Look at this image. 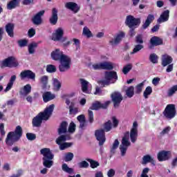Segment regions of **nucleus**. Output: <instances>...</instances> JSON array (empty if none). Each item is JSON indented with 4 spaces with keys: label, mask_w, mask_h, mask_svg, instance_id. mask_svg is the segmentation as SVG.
Masks as SVG:
<instances>
[{
    "label": "nucleus",
    "mask_w": 177,
    "mask_h": 177,
    "mask_svg": "<svg viewBox=\"0 0 177 177\" xmlns=\"http://www.w3.org/2000/svg\"><path fill=\"white\" fill-rule=\"evenodd\" d=\"M126 95L127 97H133L135 95V87L131 86L126 90Z\"/></svg>",
    "instance_id": "e433bc0d"
},
{
    "label": "nucleus",
    "mask_w": 177,
    "mask_h": 177,
    "mask_svg": "<svg viewBox=\"0 0 177 177\" xmlns=\"http://www.w3.org/2000/svg\"><path fill=\"white\" fill-rule=\"evenodd\" d=\"M43 100L44 103H48L50 100H53L56 96L55 94L51 93L50 91H47L43 93L42 95Z\"/></svg>",
    "instance_id": "5701e85b"
},
{
    "label": "nucleus",
    "mask_w": 177,
    "mask_h": 177,
    "mask_svg": "<svg viewBox=\"0 0 177 177\" xmlns=\"http://www.w3.org/2000/svg\"><path fill=\"white\" fill-rule=\"evenodd\" d=\"M40 84L42 85L43 89H46V87L48 86V77L46 75L41 76L39 79Z\"/></svg>",
    "instance_id": "f704fd0d"
},
{
    "label": "nucleus",
    "mask_w": 177,
    "mask_h": 177,
    "mask_svg": "<svg viewBox=\"0 0 177 177\" xmlns=\"http://www.w3.org/2000/svg\"><path fill=\"white\" fill-rule=\"evenodd\" d=\"M87 161L90 162V165L93 169L97 168V167L100 165V164H99V162L93 160L92 159H87Z\"/></svg>",
    "instance_id": "49530a36"
},
{
    "label": "nucleus",
    "mask_w": 177,
    "mask_h": 177,
    "mask_svg": "<svg viewBox=\"0 0 177 177\" xmlns=\"http://www.w3.org/2000/svg\"><path fill=\"white\" fill-rule=\"evenodd\" d=\"M15 81H16V75L11 76L9 82L7 84L6 89H4V92H9L12 89L13 86V84H15Z\"/></svg>",
    "instance_id": "7c9ffc66"
},
{
    "label": "nucleus",
    "mask_w": 177,
    "mask_h": 177,
    "mask_svg": "<svg viewBox=\"0 0 177 177\" xmlns=\"http://www.w3.org/2000/svg\"><path fill=\"white\" fill-rule=\"evenodd\" d=\"M53 110H55V104H53L46 106L43 112H40L32 119V127L34 128H39L42 124V121H48L50 118L52 114H53Z\"/></svg>",
    "instance_id": "f03ea898"
},
{
    "label": "nucleus",
    "mask_w": 177,
    "mask_h": 177,
    "mask_svg": "<svg viewBox=\"0 0 177 177\" xmlns=\"http://www.w3.org/2000/svg\"><path fill=\"white\" fill-rule=\"evenodd\" d=\"M172 158L171 151H161L158 153V160L160 162L168 161Z\"/></svg>",
    "instance_id": "4468645a"
},
{
    "label": "nucleus",
    "mask_w": 177,
    "mask_h": 177,
    "mask_svg": "<svg viewBox=\"0 0 177 177\" xmlns=\"http://www.w3.org/2000/svg\"><path fill=\"white\" fill-rule=\"evenodd\" d=\"M40 154L43 156V165L46 168H51L53 166V158L55 155L49 148H43L40 150Z\"/></svg>",
    "instance_id": "20e7f679"
},
{
    "label": "nucleus",
    "mask_w": 177,
    "mask_h": 177,
    "mask_svg": "<svg viewBox=\"0 0 177 177\" xmlns=\"http://www.w3.org/2000/svg\"><path fill=\"white\" fill-rule=\"evenodd\" d=\"M64 34V31L63 28H59L53 34L52 39L53 41H61L62 42H65L67 41V37L63 38V35Z\"/></svg>",
    "instance_id": "f8f14e48"
},
{
    "label": "nucleus",
    "mask_w": 177,
    "mask_h": 177,
    "mask_svg": "<svg viewBox=\"0 0 177 177\" xmlns=\"http://www.w3.org/2000/svg\"><path fill=\"white\" fill-rule=\"evenodd\" d=\"M92 68L93 70H102V62L93 64Z\"/></svg>",
    "instance_id": "0e129e2a"
},
{
    "label": "nucleus",
    "mask_w": 177,
    "mask_h": 177,
    "mask_svg": "<svg viewBox=\"0 0 177 177\" xmlns=\"http://www.w3.org/2000/svg\"><path fill=\"white\" fill-rule=\"evenodd\" d=\"M88 120L91 124L93 122V111L91 109L88 110Z\"/></svg>",
    "instance_id": "bf43d9fd"
},
{
    "label": "nucleus",
    "mask_w": 177,
    "mask_h": 177,
    "mask_svg": "<svg viewBox=\"0 0 177 177\" xmlns=\"http://www.w3.org/2000/svg\"><path fill=\"white\" fill-rule=\"evenodd\" d=\"M149 60L151 63L156 64L158 62V56L156 53L151 54L149 56Z\"/></svg>",
    "instance_id": "8fccbe9b"
},
{
    "label": "nucleus",
    "mask_w": 177,
    "mask_h": 177,
    "mask_svg": "<svg viewBox=\"0 0 177 177\" xmlns=\"http://www.w3.org/2000/svg\"><path fill=\"white\" fill-rule=\"evenodd\" d=\"M136 44H140V45L143 44V37L142 35H138L136 37Z\"/></svg>",
    "instance_id": "680f3d73"
},
{
    "label": "nucleus",
    "mask_w": 177,
    "mask_h": 177,
    "mask_svg": "<svg viewBox=\"0 0 177 177\" xmlns=\"http://www.w3.org/2000/svg\"><path fill=\"white\" fill-rule=\"evenodd\" d=\"M19 62L15 57H8L0 62L1 68H5L8 67L9 68H13V67H18Z\"/></svg>",
    "instance_id": "0eeeda50"
},
{
    "label": "nucleus",
    "mask_w": 177,
    "mask_h": 177,
    "mask_svg": "<svg viewBox=\"0 0 177 177\" xmlns=\"http://www.w3.org/2000/svg\"><path fill=\"white\" fill-rule=\"evenodd\" d=\"M37 45L36 43H33L31 44H29L28 46V53L30 55H32L35 53V48H37Z\"/></svg>",
    "instance_id": "c03bdc74"
},
{
    "label": "nucleus",
    "mask_w": 177,
    "mask_h": 177,
    "mask_svg": "<svg viewBox=\"0 0 177 177\" xmlns=\"http://www.w3.org/2000/svg\"><path fill=\"white\" fill-rule=\"evenodd\" d=\"M31 84H26L22 88H21L19 93L21 96H27L31 93Z\"/></svg>",
    "instance_id": "b1692460"
},
{
    "label": "nucleus",
    "mask_w": 177,
    "mask_h": 177,
    "mask_svg": "<svg viewBox=\"0 0 177 177\" xmlns=\"http://www.w3.org/2000/svg\"><path fill=\"white\" fill-rule=\"evenodd\" d=\"M149 162H151V164H154L155 160L154 158H153L150 155H145L142 157V160L141 162V164L142 165H146V164H149Z\"/></svg>",
    "instance_id": "bb28decb"
},
{
    "label": "nucleus",
    "mask_w": 177,
    "mask_h": 177,
    "mask_svg": "<svg viewBox=\"0 0 177 177\" xmlns=\"http://www.w3.org/2000/svg\"><path fill=\"white\" fill-rule=\"evenodd\" d=\"M102 70H113L114 68V64L111 62H101Z\"/></svg>",
    "instance_id": "c85d7f7f"
},
{
    "label": "nucleus",
    "mask_w": 177,
    "mask_h": 177,
    "mask_svg": "<svg viewBox=\"0 0 177 177\" xmlns=\"http://www.w3.org/2000/svg\"><path fill=\"white\" fill-rule=\"evenodd\" d=\"M15 30V24H8L6 25V31L9 37L11 38H13L15 36V33L13 32V30Z\"/></svg>",
    "instance_id": "393cba45"
},
{
    "label": "nucleus",
    "mask_w": 177,
    "mask_h": 177,
    "mask_svg": "<svg viewBox=\"0 0 177 177\" xmlns=\"http://www.w3.org/2000/svg\"><path fill=\"white\" fill-rule=\"evenodd\" d=\"M95 136L99 142V146H103L106 142V135L104 129H98L95 132Z\"/></svg>",
    "instance_id": "ddd939ff"
},
{
    "label": "nucleus",
    "mask_w": 177,
    "mask_h": 177,
    "mask_svg": "<svg viewBox=\"0 0 177 177\" xmlns=\"http://www.w3.org/2000/svg\"><path fill=\"white\" fill-rule=\"evenodd\" d=\"M75 104L74 102H71L69 105L70 114H77V113H78V108H75Z\"/></svg>",
    "instance_id": "79ce46f5"
},
{
    "label": "nucleus",
    "mask_w": 177,
    "mask_h": 177,
    "mask_svg": "<svg viewBox=\"0 0 177 177\" xmlns=\"http://www.w3.org/2000/svg\"><path fill=\"white\" fill-rule=\"evenodd\" d=\"M143 49V45L142 44H137L135 46L133 52H131V55H133L135 53H138L140 50H142Z\"/></svg>",
    "instance_id": "3c124183"
},
{
    "label": "nucleus",
    "mask_w": 177,
    "mask_h": 177,
    "mask_svg": "<svg viewBox=\"0 0 177 177\" xmlns=\"http://www.w3.org/2000/svg\"><path fill=\"white\" fill-rule=\"evenodd\" d=\"M26 138L28 140H35L37 136L32 133H27Z\"/></svg>",
    "instance_id": "4d7b16f0"
},
{
    "label": "nucleus",
    "mask_w": 177,
    "mask_h": 177,
    "mask_svg": "<svg viewBox=\"0 0 177 177\" xmlns=\"http://www.w3.org/2000/svg\"><path fill=\"white\" fill-rule=\"evenodd\" d=\"M57 20H58V17H57V9L56 8H53L52 10V16L50 18V23L51 24H53V26H55V24H56V23H57Z\"/></svg>",
    "instance_id": "cd10ccee"
},
{
    "label": "nucleus",
    "mask_w": 177,
    "mask_h": 177,
    "mask_svg": "<svg viewBox=\"0 0 177 177\" xmlns=\"http://www.w3.org/2000/svg\"><path fill=\"white\" fill-rule=\"evenodd\" d=\"M65 8L71 10L73 13H78V12H80V7L78 6V4L74 2L70 1L66 3Z\"/></svg>",
    "instance_id": "6ab92c4d"
},
{
    "label": "nucleus",
    "mask_w": 177,
    "mask_h": 177,
    "mask_svg": "<svg viewBox=\"0 0 177 177\" xmlns=\"http://www.w3.org/2000/svg\"><path fill=\"white\" fill-rule=\"evenodd\" d=\"M165 117L169 120H172L176 115V108L174 104H169L166 106L163 113Z\"/></svg>",
    "instance_id": "1a4fd4ad"
},
{
    "label": "nucleus",
    "mask_w": 177,
    "mask_h": 177,
    "mask_svg": "<svg viewBox=\"0 0 177 177\" xmlns=\"http://www.w3.org/2000/svg\"><path fill=\"white\" fill-rule=\"evenodd\" d=\"M80 168H88L89 167V163L88 162L84 160L79 163Z\"/></svg>",
    "instance_id": "e2e57ef3"
},
{
    "label": "nucleus",
    "mask_w": 177,
    "mask_h": 177,
    "mask_svg": "<svg viewBox=\"0 0 177 177\" xmlns=\"http://www.w3.org/2000/svg\"><path fill=\"white\" fill-rule=\"evenodd\" d=\"M80 81L82 85V92H84V93H88V86L89 85V82L84 79H80Z\"/></svg>",
    "instance_id": "473e14b6"
},
{
    "label": "nucleus",
    "mask_w": 177,
    "mask_h": 177,
    "mask_svg": "<svg viewBox=\"0 0 177 177\" xmlns=\"http://www.w3.org/2000/svg\"><path fill=\"white\" fill-rule=\"evenodd\" d=\"M170 131L171 127L168 126L162 129V131L160 132V135H162V136H164V135L169 133Z\"/></svg>",
    "instance_id": "13d9d810"
},
{
    "label": "nucleus",
    "mask_w": 177,
    "mask_h": 177,
    "mask_svg": "<svg viewBox=\"0 0 177 177\" xmlns=\"http://www.w3.org/2000/svg\"><path fill=\"white\" fill-rule=\"evenodd\" d=\"M28 37H30V38H32V37L35 35V29H34L32 28H30L28 30Z\"/></svg>",
    "instance_id": "338daca9"
},
{
    "label": "nucleus",
    "mask_w": 177,
    "mask_h": 177,
    "mask_svg": "<svg viewBox=\"0 0 177 177\" xmlns=\"http://www.w3.org/2000/svg\"><path fill=\"white\" fill-rule=\"evenodd\" d=\"M153 20H154V15H149L145 22L142 25V28H144V30H146V28H147V27H149V26L151 24Z\"/></svg>",
    "instance_id": "2f4dec72"
},
{
    "label": "nucleus",
    "mask_w": 177,
    "mask_h": 177,
    "mask_svg": "<svg viewBox=\"0 0 177 177\" xmlns=\"http://www.w3.org/2000/svg\"><path fill=\"white\" fill-rule=\"evenodd\" d=\"M67 127H68V123L67 122H62L58 129V133L62 135L67 132Z\"/></svg>",
    "instance_id": "c756f323"
},
{
    "label": "nucleus",
    "mask_w": 177,
    "mask_h": 177,
    "mask_svg": "<svg viewBox=\"0 0 177 177\" xmlns=\"http://www.w3.org/2000/svg\"><path fill=\"white\" fill-rule=\"evenodd\" d=\"M132 70V64H129L123 67L122 73L123 74L127 75L128 73H129Z\"/></svg>",
    "instance_id": "09e8293b"
},
{
    "label": "nucleus",
    "mask_w": 177,
    "mask_h": 177,
    "mask_svg": "<svg viewBox=\"0 0 177 177\" xmlns=\"http://www.w3.org/2000/svg\"><path fill=\"white\" fill-rule=\"evenodd\" d=\"M82 35L86 37V38H92L93 37V34H92L91 30L86 26L84 27Z\"/></svg>",
    "instance_id": "c9c22d12"
},
{
    "label": "nucleus",
    "mask_w": 177,
    "mask_h": 177,
    "mask_svg": "<svg viewBox=\"0 0 177 177\" xmlns=\"http://www.w3.org/2000/svg\"><path fill=\"white\" fill-rule=\"evenodd\" d=\"M151 46H149L150 49H151L152 46H158V45L162 44V39L157 36H154L150 39Z\"/></svg>",
    "instance_id": "4be33fe9"
},
{
    "label": "nucleus",
    "mask_w": 177,
    "mask_h": 177,
    "mask_svg": "<svg viewBox=\"0 0 177 177\" xmlns=\"http://www.w3.org/2000/svg\"><path fill=\"white\" fill-rule=\"evenodd\" d=\"M75 127L76 125L74 124V122L70 123L68 131L69 133H74L75 132Z\"/></svg>",
    "instance_id": "5fc2aeb1"
},
{
    "label": "nucleus",
    "mask_w": 177,
    "mask_h": 177,
    "mask_svg": "<svg viewBox=\"0 0 177 177\" xmlns=\"http://www.w3.org/2000/svg\"><path fill=\"white\" fill-rule=\"evenodd\" d=\"M112 127L113 126H112L111 120H109L104 124V131H105V132H109V131H111Z\"/></svg>",
    "instance_id": "de8ad7c7"
},
{
    "label": "nucleus",
    "mask_w": 177,
    "mask_h": 177,
    "mask_svg": "<svg viewBox=\"0 0 177 177\" xmlns=\"http://www.w3.org/2000/svg\"><path fill=\"white\" fill-rule=\"evenodd\" d=\"M73 158H74V153L68 152L65 153L64 160L66 162H68L70 161H73Z\"/></svg>",
    "instance_id": "a19ab883"
},
{
    "label": "nucleus",
    "mask_w": 177,
    "mask_h": 177,
    "mask_svg": "<svg viewBox=\"0 0 177 177\" xmlns=\"http://www.w3.org/2000/svg\"><path fill=\"white\" fill-rule=\"evenodd\" d=\"M47 73H56V66L54 65H48L46 67Z\"/></svg>",
    "instance_id": "6e6d98bb"
},
{
    "label": "nucleus",
    "mask_w": 177,
    "mask_h": 177,
    "mask_svg": "<svg viewBox=\"0 0 177 177\" xmlns=\"http://www.w3.org/2000/svg\"><path fill=\"white\" fill-rule=\"evenodd\" d=\"M118 146H120V142L118 139L115 140L112 147L111 148V153H115V149L118 148Z\"/></svg>",
    "instance_id": "a18cd8bd"
},
{
    "label": "nucleus",
    "mask_w": 177,
    "mask_h": 177,
    "mask_svg": "<svg viewBox=\"0 0 177 177\" xmlns=\"http://www.w3.org/2000/svg\"><path fill=\"white\" fill-rule=\"evenodd\" d=\"M169 19V10H165L160 16L158 19V23H165V21H168Z\"/></svg>",
    "instance_id": "412c9836"
},
{
    "label": "nucleus",
    "mask_w": 177,
    "mask_h": 177,
    "mask_svg": "<svg viewBox=\"0 0 177 177\" xmlns=\"http://www.w3.org/2000/svg\"><path fill=\"white\" fill-rule=\"evenodd\" d=\"M64 55L63 51L60 50L59 48H57L51 53V57L53 60H58L59 62Z\"/></svg>",
    "instance_id": "aec40b11"
},
{
    "label": "nucleus",
    "mask_w": 177,
    "mask_h": 177,
    "mask_svg": "<svg viewBox=\"0 0 177 177\" xmlns=\"http://www.w3.org/2000/svg\"><path fill=\"white\" fill-rule=\"evenodd\" d=\"M177 91V85L173 86L171 88L169 89L167 92L168 96L171 97L174 94H175V92Z\"/></svg>",
    "instance_id": "864d4df0"
},
{
    "label": "nucleus",
    "mask_w": 177,
    "mask_h": 177,
    "mask_svg": "<svg viewBox=\"0 0 177 177\" xmlns=\"http://www.w3.org/2000/svg\"><path fill=\"white\" fill-rule=\"evenodd\" d=\"M138 122H134L133 123L132 128L130 130V133L129 132H127L123 136L121 144L119 147L120 150V155L122 157H125V154H127V150H128V148L129 146H131V143H136L138 140ZM129 135L131 141H129Z\"/></svg>",
    "instance_id": "f257e3e1"
},
{
    "label": "nucleus",
    "mask_w": 177,
    "mask_h": 177,
    "mask_svg": "<svg viewBox=\"0 0 177 177\" xmlns=\"http://www.w3.org/2000/svg\"><path fill=\"white\" fill-rule=\"evenodd\" d=\"M149 171H150V169L149 167L144 168L140 177H149V176L147 175V174H149Z\"/></svg>",
    "instance_id": "052dcab7"
},
{
    "label": "nucleus",
    "mask_w": 177,
    "mask_h": 177,
    "mask_svg": "<svg viewBox=\"0 0 177 177\" xmlns=\"http://www.w3.org/2000/svg\"><path fill=\"white\" fill-rule=\"evenodd\" d=\"M118 80L117 72L114 71H106L104 73V80L98 82L101 85H110V84H115Z\"/></svg>",
    "instance_id": "39448f33"
},
{
    "label": "nucleus",
    "mask_w": 177,
    "mask_h": 177,
    "mask_svg": "<svg viewBox=\"0 0 177 177\" xmlns=\"http://www.w3.org/2000/svg\"><path fill=\"white\" fill-rule=\"evenodd\" d=\"M115 175V170L114 169H111L107 172L108 177H113Z\"/></svg>",
    "instance_id": "69168bd1"
},
{
    "label": "nucleus",
    "mask_w": 177,
    "mask_h": 177,
    "mask_svg": "<svg viewBox=\"0 0 177 177\" xmlns=\"http://www.w3.org/2000/svg\"><path fill=\"white\" fill-rule=\"evenodd\" d=\"M62 171L66 172V174H73L74 172L73 168L68 167V165L66 163L62 165Z\"/></svg>",
    "instance_id": "37998d69"
},
{
    "label": "nucleus",
    "mask_w": 177,
    "mask_h": 177,
    "mask_svg": "<svg viewBox=\"0 0 177 177\" xmlns=\"http://www.w3.org/2000/svg\"><path fill=\"white\" fill-rule=\"evenodd\" d=\"M21 80L28 78L29 80H35V73L30 70L24 71L20 73Z\"/></svg>",
    "instance_id": "a211bd4d"
},
{
    "label": "nucleus",
    "mask_w": 177,
    "mask_h": 177,
    "mask_svg": "<svg viewBox=\"0 0 177 177\" xmlns=\"http://www.w3.org/2000/svg\"><path fill=\"white\" fill-rule=\"evenodd\" d=\"M45 14V10L37 12L32 18V21L35 26H40L42 24V15Z\"/></svg>",
    "instance_id": "f3484780"
},
{
    "label": "nucleus",
    "mask_w": 177,
    "mask_h": 177,
    "mask_svg": "<svg viewBox=\"0 0 177 177\" xmlns=\"http://www.w3.org/2000/svg\"><path fill=\"white\" fill-rule=\"evenodd\" d=\"M140 18H135L132 15H129L126 17L125 24L129 28H133L136 26H140Z\"/></svg>",
    "instance_id": "9d476101"
},
{
    "label": "nucleus",
    "mask_w": 177,
    "mask_h": 177,
    "mask_svg": "<svg viewBox=\"0 0 177 177\" xmlns=\"http://www.w3.org/2000/svg\"><path fill=\"white\" fill-rule=\"evenodd\" d=\"M59 70L61 73L70 70V66H71V57L70 56L64 54L59 59Z\"/></svg>",
    "instance_id": "423d86ee"
},
{
    "label": "nucleus",
    "mask_w": 177,
    "mask_h": 177,
    "mask_svg": "<svg viewBox=\"0 0 177 177\" xmlns=\"http://www.w3.org/2000/svg\"><path fill=\"white\" fill-rule=\"evenodd\" d=\"M110 104V102L107 101L104 104L100 103L99 101L94 102L91 106L89 108L90 110H100V109H107Z\"/></svg>",
    "instance_id": "dca6fc26"
},
{
    "label": "nucleus",
    "mask_w": 177,
    "mask_h": 177,
    "mask_svg": "<svg viewBox=\"0 0 177 177\" xmlns=\"http://www.w3.org/2000/svg\"><path fill=\"white\" fill-rule=\"evenodd\" d=\"M23 135L21 127L17 126L15 131H10L8 133L6 138V145L7 146H13L16 142H19Z\"/></svg>",
    "instance_id": "7ed1b4c3"
},
{
    "label": "nucleus",
    "mask_w": 177,
    "mask_h": 177,
    "mask_svg": "<svg viewBox=\"0 0 177 177\" xmlns=\"http://www.w3.org/2000/svg\"><path fill=\"white\" fill-rule=\"evenodd\" d=\"M144 86H145V82H142L137 84L135 87V93H136L137 95L142 93Z\"/></svg>",
    "instance_id": "4c0bfd02"
},
{
    "label": "nucleus",
    "mask_w": 177,
    "mask_h": 177,
    "mask_svg": "<svg viewBox=\"0 0 177 177\" xmlns=\"http://www.w3.org/2000/svg\"><path fill=\"white\" fill-rule=\"evenodd\" d=\"M53 85L54 91H56L57 92L60 91V88H62V83L57 79H53Z\"/></svg>",
    "instance_id": "58836bf2"
},
{
    "label": "nucleus",
    "mask_w": 177,
    "mask_h": 177,
    "mask_svg": "<svg viewBox=\"0 0 177 177\" xmlns=\"http://www.w3.org/2000/svg\"><path fill=\"white\" fill-rule=\"evenodd\" d=\"M111 97L112 99V102L113 103V107L115 109H118L120 107V104H121V102H122V95L120 92H114L111 94Z\"/></svg>",
    "instance_id": "9b49d317"
},
{
    "label": "nucleus",
    "mask_w": 177,
    "mask_h": 177,
    "mask_svg": "<svg viewBox=\"0 0 177 177\" xmlns=\"http://www.w3.org/2000/svg\"><path fill=\"white\" fill-rule=\"evenodd\" d=\"M17 44L20 48H24V46H27L28 41L27 39H20L17 41Z\"/></svg>",
    "instance_id": "603ef678"
},
{
    "label": "nucleus",
    "mask_w": 177,
    "mask_h": 177,
    "mask_svg": "<svg viewBox=\"0 0 177 177\" xmlns=\"http://www.w3.org/2000/svg\"><path fill=\"white\" fill-rule=\"evenodd\" d=\"M66 140H70V136L62 135L57 138L56 143L59 146V150H66V149H68V147L73 146V143L65 142Z\"/></svg>",
    "instance_id": "6e6552de"
},
{
    "label": "nucleus",
    "mask_w": 177,
    "mask_h": 177,
    "mask_svg": "<svg viewBox=\"0 0 177 177\" xmlns=\"http://www.w3.org/2000/svg\"><path fill=\"white\" fill-rule=\"evenodd\" d=\"M151 93H153V88H151V86H148L143 93V96L145 99H147L149 97V95H151Z\"/></svg>",
    "instance_id": "ea45409f"
},
{
    "label": "nucleus",
    "mask_w": 177,
    "mask_h": 177,
    "mask_svg": "<svg viewBox=\"0 0 177 177\" xmlns=\"http://www.w3.org/2000/svg\"><path fill=\"white\" fill-rule=\"evenodd\" d=\"M125 37V33L124 32H120L118 33L113 39L109 41L110 45L112 46H117L122 41V38Z\"/></svg>",
    "instance_id": "2eb2a0df"
},
{
    "label": "nucleus",
    "mask_w": 177,
    "mask_h": 177,
    "mask_svg": "<svg viewBox=\"0 0 177 177\" xmlns=\"http://www.w3.org/2000/svg\"><path fill=\"white\" fill-rule=\"evenodd\" d=\"M73 45H75L76 49H78L80 48V39H73Z\"/></svg>",
    "instance_id": "774afa93"
},
{
    "label": "nucleus",
    "mask_w": 177,
    "mask_h": 177,
    "mask_svg": "<svg viewBox=\"0 0 177 177\" xmlns=\"http://www.w3.org/2000/svg\"><path fill=\"white\" fill-rule=\"evenodd\" d=\"M172 63V57L168 55H162V66L167 67L169 64Z\"/></svg>",
    "instance_id": "a878e982"
},
{
    "label": "nucleus",
    "mask_w": 177,
    "mask_h": 177,
    "mask_svg": "<svg viewBox=\"0 0 177 177\" xmlns=\"http://www.w3.org/2000/svg\"><path fill=\"white\" fill-rule=\"evenodd\" d=\"M19 0H12L7 5V9L9 10H12V9H15V8H17L19 6Z\"/></svg>",
    "instance_id": "72a5a7b5"
}]
</instances>
